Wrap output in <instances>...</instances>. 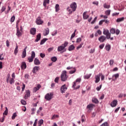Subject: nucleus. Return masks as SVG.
Listing matches in <instances>:
<instances>
[{"instance_id":"37998d69","label":"nucleus","mask_w":126,"mask_h":126,"mask_svg":"<svg viewBox=\"0 0 126 126\" xmlns=\"http://www.w3.org/2000/svg\"><path fill=\"white\" fill-rule=\"evenodd\" d=\"M16 117H17V114L16 113H14L12 116V120H15Z\"/></svg>"},{"instance_id":"49530a36","label":"nucleus","mask_w":126,"mask_h":126,"mask_svg":"<svg viewBox=\"0 0 126 126\" xmlns=\"http://www.w3.org/2000/svg\"><path fill=\"white\" fill-rule=\"evenodd\" d=\"M10 77V74H8L7 75V78H6L7 83H8V80H9Z\"/></svg>"},{"instance_id":"f257e3e1","label":"nucleus","mask_w":126,"mask_h":126,"mask_svg":"<svg viewBox=\"0 0 126 126\" xmlns=\"http://www.w3.org/2000/svg\"><path fill=\"white\" fill-rule=\"evenodd\" d=\"M67 72L65 70H63L62 71V73L61 75V79L62 81H66L67 80V78L68 77V76L66 75Z\"/></svg>"},{"instance_id":"473e14b6","label":"nucleus","mask_w":126,"mask_h":126,"mask_svg":"<svg viewBox=\"0 0 126 126\" xmlns=\"http://www.w3.org/2000/svg\"><path fill=\"white\" fill-rule=\"evenodd\" d=\"M55 9L56 12H58L60 10V5L59 4H56L55 5Z\"/></svg>"},{"instance_id":"4c0bfd02","label":"nucleus","mask_w":126,"mask_h":126,"mask_svg":"<svg viewBox=\"0 0 126 126\" xmlns=\"http://www.w3.org/2000/svg\"><path fill=\"white\" fill-rule=\"evenodd\" d=\"M76 32V30H75L73 33V34L71 35V37H70V40H72L74 37H75V33Z\"/></svg>"},{"instance_id":"58836bf2","label":"nucleus","mask_w":126,"mask_h":126,"mask_svg":"<svg viewBox=\"0 0 126 126\" xmlns=\"http://www.w3.org/2000/svg\"><path fill=\"white\" fill-rule=\"evenodd\" d=\"M51 60L52 62H53V63H56V62H57V60H58V59L56 57H53L51 58Z\"/></svg>"},{"instance_id":"7ed1b4c3","label":"nucleus","mask_w":126,"mask_h":126,"mask_svg":"<svg viewBox=\"0 0 126 126\" xmlns=\"http://www.w3.org/2000/svg\"><path fill=\"white\" fill-rule=\"evenodd\" d=\"M53 97H54V93H49L45 95V99L47 100V101H51L53 99Z\"/></svg>"},{"instance_id":"4d7b16f0","label":"nucleus","mask_w":126,"mask_h":126,"mask_svg":"<svg viewBox=\"0 0 126 126\" xmlns=\"http://www.w3.org/2000/svg\"><path fill=\"white\" fill-rule=\"evenodd\" d=\"M81 82V78H78L76 80V81L75 82H76V83H77V82H78V83H80V82Z\"/></svg>"},{"instance_id":"423d86ee","label":"nucleus","mask_w":126,"mask_h":126,"mask_svg":"<svg viewBox=\"0 0 126 126\" xmlns=\"http://www.w3.org/2000/svg\"><path fill=\"white\" fill-rule=\"evenodd\" d=\"M70 7L72 9V11H75L77 8V4L75 2H74L70 4Z\"/></svg>"},{"instance_id":"69168bd1","label":"nucleus","mask_w":126,"mask_h":126,"mask_svg":"<svg viewBox=\"0 0 126 126\" xmlns=\"http://www.w3.org/2000/svg\"><path fill=\"white\" fill-rule=\"evenodd\" d=\"M40 56L42 59H43V58H45V55L44 54L40 53Z\"/></svg>"},{"instance_id":"a878e982","label":"nucleus","mask_w":126,"mask_h":126,"mask_svg":"<svg viewBox=\"0 0 126 126\" xmlns=\"http://www.w3.org/2000/svg\"><path fill=\"white\" fill-rule=\"evenodd\" d=\"M92 102L94 103V104H98L99 103V100L95 97L93 98L92 100Z\"/></svg>"},{"instance_id":"2f4dec72","label":"nucleus","mask_w":126,"mask_h":126,"mask_svg":"<svg viewBox=\"0 0 126 126\" xmlns=\"http://www.w3.org/2000/svg\"><path fill=\"white\" fill-rule=\"evenodd\" d=\"M46 41H48V38H43L40 42V44L43 45Z\"/></svg>"},{"instance_id":"bf43d9fd","label":"nucleus","mask_w":126,"mask_h":126,"mask_svg":"<svg viewBox=\"0 0 126 126\" xmlns=\"http://www.w3.org/2000/svg\"><path fill=\"white\" fill-rule=\"evenodd\" d=\"M93 4H95V5H98L99 2L97 1H94L93 2Z\"/></svg>"},{"instance_id":"0e129e2a","label":"nucleus","mask_w":126,"mask_h":126,"mask_svg":"<svg viewBox=\"0 0 126 126\" xmlns=\"http://www.w3.org/2000/svg\"><path fill=\"white\" fill-rule=\"evenodd\" d=\"M95 52V48L92 49L90 51V54H93Z\"/></svg>"},{"instance_id":"1a4fd4ad","label":"nucleus","mask_w":126,"mask_h":126,"mask_svg":"<svg viewBox=\"0 0 126 126\" xmlns=\"http://www.w3.org/2000/svg\"><path fill=\"white\" fill-rule=\"evenodd\" d=\"M106 39H107V36H105L104 35H101L98 38V40L101 43L104 42L105 41H106Z\"/></svg>"},{"instance_id":"338daca9","label":"nucleus","mask_w":126,"mask_h":126,"mask_svg":"<svg viewBox=\"0 0 126 126\" xmlns=\"http://www.w3.org/2000/svg\"><path fill=\"white\" fill-rule=\"evenodd\" d=\"M58 125H59V126H63V122H60L58 123Z\"/></svg>"},{"instance_id":"dca6fc26","label":"nucleus","mask_w":126,"mask_h":126,"mask_svg":"<svg viewBox=\"0 0 126 126\" xmlns=\"http://www.w3.org/2000/svg\"><path fill=\"white\" fill-rule=\"evenodd\" d=\"M26 49H27V46H26L25 49H24L22 54V59H24L26 57Z\"/></svg>"},{"instance_id":"680f3d73","label":"nucleus","mask_w":126,"mask_h":126,"mask_svg":"<svg viewBox=\"0 0 126 126\" xmlns=\"http://www.w3.org/2000/svg\"><path fill=\"white\" fill-rule=\"evenodd\" d=\"M82 45H83V43H81L80 45L77 46V50H79V49L82 48Z\"/></svg>"},{"instance_id":"603ef678","label":"nucleus","mask_w":126,"mask_h":126,"mask_svg":"<svg viewBox=\"0 0 126 126\" xmlns=\"http://www.w3.org/2000/svg\"><path fill=\"white\" fill-rule=\"evenodd\" d=\"M58 34V31H55L52 33V36H56Z\"/></svg>"},{"instance_id":"20e7f679","label":"nucleus","mask_w":126,"mask_h":126,"mask_svg":"<svg viewBox=\"0 0 126 126\" xmlns=\"http://www.w3.org/2000/svg\"><path fill=\"white\" fill-rule=\"evenodd\" d=\"M103 34L106 35L107 39H110V37L111 36V33H110V32L107 29H103Z\"/></svg>"},{"instance_id":"5701e85b","label":"nucleus","mask_w":126,"mask_h":126,"mask_svg":"<svg viewBox=\"0 0 126 126\" xmlns=\"http://www.w3.org/2000/svg\"><path fill=\"white\" fill-rule=\"evenodd\" d=\"M31 32V34H32V35H35V34H36V29L35 28H32L31 29L30 31Z\"/></svg>"},{"instance_id":"b1692460","label":"nucleus","mask_w":126,"mask_h":126,"mask_svg":"<svg viewBox=\"0 0 126 126\" xmlns=\"http://www.w3.org/2000/svg\"><path fill=\"white\" fill-rule=\"evenodd\" d=\"M34 64H35V65H39V64H40V63H40V61H39V60L37 59V58H35L34 59Z\"/></svg>"},{"instance_id":"6e6552de","label":"nucleus","mask_w":126,"mask_h":126,"mask_svg":"<svg viewBox=\"0 0 126 126\" xmlns=\"http://www.w3.org/2000/svg\"><path fill=\"white\" fill-rule=\"evenodd\" d=\"M43 22H43V21H42L41 19V17H38L36 19V23L37 24V25H41V24H43Z\"/></svg>"},{"instance_id":"412c9836","label":"nucleus","mask_w":126,"mask_h":126,"mask_svg":"<svg viewBox=\"0 0 126 126\" xmlns=\"http://www.w3.org/2000/svg\"><path fill=\"white\" fill-rule=\"evenodd\" d=\"M41 40V33H38L36 35V39L34 40V42H39Z\"/></svg>"},{"instance_id":"aec40b11","label":"nucleus","mask_w":126,"mask_h":126,"mask_svg":"<svg viewBox=\"0 0 126 126\" xmlns=\"http://www.w3.org/2000/svg\"><path fill=\"white\" fill-rule=\"evenodd\" d=\"M77 84V83H76V82H73V85L72 86V87H73V88H74V89H79V88H80V85H78L76 87H75V86H76Z\"/></svg>"},{"instance_id":"774afa93","label":"nucleus","mask_w":126,"mask_h":126,"mask_svg":"<svg viewBox=\"0 0 126 126\" xmlns=\"http://www.w3.org/2000/svg\"><path fill=\"white\" fill-rule=\"evenodd\" d=\"M104 46H105V44H102L99 45V48H100V49H103V48H104Z\"/></svg>"},{"instance_id":"9b49d317","label":"nucleus","mask_w":126,"mask_h":126,"mask_svg":"<svg viewBox=\"0 0 126 126\" xmlns=\"http://www.w3.org/2000/svg\"><path fill=\"white\" fill-rule=\"evenodd\" d=\"M94 78L95 79V81H94L95 83H98V82H100V75H99V74H98V75H95Z\"/></svg>"},{"instance_id":"bb28decb","label":"nucleus","mask_w":126,"mask_h":126,"mask_svg":"<svg viewBox=\"0 0 126 126\" xmlns=\"http://www.w3.org/2000/svg\"><path fill=\"white\" fill-rule=\"evenodd\" d=\"M26 67H27V65H26V63L25 62H23L22 63V65L21 66V67L22 68V69H25L26 68Z\"/></svg>"},{"instance_id":"4be33fe9","label":"nucleus","mask_w":126,"mask_h":126,"mask_svg":"<svg viewBox=\"0 0 126 126\" xmlns=\"http://www.w3.org/2000/svg\"><path fill=\"white\" fill-rule=\"evenodd\" d=\"M84 19H87L89 17V15H87V11L84 12L83 14Z\"/></svg>"},{"instance_id":"09e8293b","label":"nucleus","mask_w":126,"mask_h":126,"mask_svg":"<svg viewBox=\"0 0 126 126\" xmlns=\"http://www.w3.org/2000/svg\"><path fill=\"white\" fill-rule=\"evenodd\" d=\"M31 111L32 112L31 115H34L35 114V111H36V108H32Z\"/></svg>"},{"instance_id":"0eeeda50","label":"nucleus","mask_w":126,"mask_h":126,"mask_svg":"<svg viewBox=\"0 0 126 126\" xmlns=\"http://www.w3.org/2000/svg\"><path fill=\"white\" fill-rule=\"evenodd\" d=\"M67 90V87H66L65 84L63 85L61 88V92L62 94L65 93V92Z\"/></svg>"},{"instance_id":"f3484780","label":"nucleus","mask_w":126,"mask_h":126,"mask_svg":"<svg viewBox=\"0 0 126 126\" xmlns=\"http://www.w3.org/2000/svg\"><path fill=\"white\" fill-rule=\"evenodd\" d=\"M40 69V67L39 66H35L32 69L33 73H36L38 70Z\"/></svg>"},{"instance_id":"72a5a7b5","label":"nucleus","mask_w":126,"mask_h":126,"mask_svg":"<svg viewBox=\"0 0 126 126\" xmlns=\"http://www.w3.org/2000/svg\"><path fill=\"white\" fill-rule=\"evenodd\" d=\"M17 53H18V45H16V48L14 50V54L15 55H17Z\"/></svg>"},{"instance_id":"9d476101","label":"nucleus","mask_w":126,"mask_h":126,"mask_svg":"<svg viewBox=\"0 0 126 126\" xmlns=\"http://www.w3.org/2000/svg\"><path fill=\"white\" fill-rule=\"evenodd\" d=\"M17 29V32L16 35H17L18 38H20L22 36V32L19 31V28H16Z\"/></svg>"},{"instance_id":"3c124183","label":"nucleus","mask_w":126,"mask_h":126,"mask_svg":"<svg viewBox=\"0 0 126 126\" xmlns=\"http://www.w3.org/2000/svg\"><path fill=\"white\" fill-rule=\"evenodd\" d=\"M21 102L22 105H26V101H25L23 99H22L21 100Z\"/></svg>"},{"instance_id":"13d9d810","label":"nucleus","mask_w":126,"mask_h":126,"mask_svg":"<svg viewBox=\"0 0 126 126\" xmlns=\"http://www.w3.org/2000/svg\"><path fill=\"white\" fill-rule=\"evenodd\" d=\"M109 64L110 65H113L114 64V60H111L109 61Z\"/></svg>"},{"instance_id":"f03ea898","label":"nucleus","mask_w":126,"mask_h":126,"mask_svg":"<svg viewBox=\"0 0 126 126\" xmlns=\"http://www.w3.org/2000/svg\"><path fill=\"white\" fill-rule=\"evenodd\" d=\"M67 45H68V42L65 41L63 44L58 47V51L62 52V51H63V50L65 49L66 47H67Z\"/></svg>"},{"instance_id":"864d4df0","label":"nucleus","mask_w":126,"mask_h":126,"mask_svg":"<svg viewBox=\"0 0 126 126\" xmlns=\"http://www.w3.org/2000/svg\"><path fill=\"white\" fill-rule=\"evenodd\" d=\"M81 119L82 123H84V122H85L84 120L85 119V116L83 115L81 117Z\"/></svg>"},{"instance_id":"ea45409f","label":"nucleus","mask_w":126,"mask_h":126,"mask_svg":"<svg viewBox=\"0 0 126 126\" xmlns=\"http://www.w3.org/2000/svg\"><path fill=\"white\" fill-rule=\"evenodd\" d=\"M106 15H110L111 14V10H107L105 12Z\"/></svg>"},{"instance_id":"6ab92c4d","label":"nucleus","mask_w":126,"mask_h":126,"mask_svg":"<svg viewBox=\"0 0 126 126\" xmlns=\"http://www.w3.org/2000/svg\"><path fill=\"white\" fill-rule=\"evenodd\" d=\"M49 33H50V30L49 28H47L43 31V35L44 36H47V35H49Z\"/></svg>"},{"instance_id":"79ce46f5","label":"nucleus","mask_w":126,"mask_h":126,"mask_svg":"<svg viewBox=\"0 0 126 126\" xmlns=\"http://www.w3.org/2000/svg\"><path fill=\"white\" fill-rule=\"evenodd\" d=\"M110 33H111V34H115L116 33V30L114 28H112L110 30Z\"/></svg>"},{"instance_id":"39448f33","label":"nucleus","mask_w":126,"mask_h":126,"mask_svg":"<svg viewBox=\"0 0 126 126\" xmlns=\"http://www.w3.org/2000/svg\"><path fill=\"white\" fill-rule=\"evenodd\" d=\"M35 56H36V55L35 54V52L32 51L31 57H30L28 58L29 63H32V62H33V60H34V58H35Z\"/></svg>"},{"instance_id":"a19ab883","label":"nucleus","mask_w":126,"mask_h":126,"mask_svg":"<svg viewBox=\"0 0 126 126\" xmlns=\"http://www.w3.org/2000/svg\"><path fill=\"white\" fill-rule=\"evenodd\" d=\"M106 51H108L109 52V51H110V50H111V45H108L106 46Z\"/></svg>"},{"instance_id":"052dcab7","label":"nucleus","mask_w":126,"mask_h":126,"mask_svg":"<svg viewBox=\"0 0 126 126\" xmlns=\"http://www.w3.org/2000/svg\"><path fill=\"white\" fill-rule=\"evenodd\" d=\"M81 40H82L81 38L79 37L76 40V43H80V42H81Z\"/></svg>"},{"instance_id":"cd10ccee","label":"nucleus","mask_w":126,"mask_h":126,"mask_svg":"<svg viewBox=\"0 0 126 126\" xmlns=\"http://www.w3.org/2000/svg\"><path fill=\"white\" fill-rule=\"evenodd\" d=\"M91 75H92V74H87L84 76V79H89L90 77H91Z\"/></svg>"},{"instance_id":"de8ad7c7","label":"nucleus","mask_w":126,"mask_h":126,"mask_svg":"<svg viewBox=\"0 0 126 126\" xmlns=\"http://www.w3.org/2000/svg\"><path fill=\"white\" fill-rule=\"evenodd\" d=\"M10 84H12V83H14V78H12L11 80L9 81Z\"/></svg>"},{"instance_id":"c9c22d12","label":"nucleus","mask_w":126,"mask_h":126,"mask_svg":"<svg viewBox=\"0 0 126 126\" xmlns=\"http://www.w3.org/2000/svg\"><path fill=\"white\" fill-rule=\"evenodd\" d=\"M99 77L100 76L101 80H104L105 79V76L101 73H99Z\"/></svg>"},{"instance_id":"a211bd4d","label":"nucleus","mask_w":126,"mask_h":126,"mask_svg":"<svg viewBox=\"0 0 126 126\" xmlns=\"http://www.w3.org/2000/svg\"><path fill=\"white\" fill-rule=\"evenodd\" d=\"M41 88V85H37L36 87H34L33 88V92L34 93H36L38 90H39Z\"/></svg>"},{"instance_id":"c03bdc74","label":"nucleus","mask_w":126,"mask_h":126,"mask_svg":"<svg viewBox=\"0 0 126 126\" xmlns=\"http://www.w3.org/2000/svg\"><path fill=\"white\" fill-rule=\"evenodd\" d=\"M73 69H74L73 70H71V71H69V73L70 74H72L74 73V72H75V71H76V69H75V68H74Z\"/></svg>"},{"instance_id":"8fccbe9b","label":"nucleus","mask_w":126,"mask_h":126,"mask_svg":"<svg viewBox=\"0 0 126 126\" xmlns=\"http://www.w3.org/2000/svg\"><path fill=\"white\" fill-rule=\"evenodd\" d=\"M102 88V84L100 85L99 87H97L96 90L97 91H100V89Z\"/></svg>"},{"instance_id":"2eb2a0df","label":"nucleus","mask_w":126,"mask_h":126,"mask_svg":"<svg viewBox=\"0 0 126 126\" xmlns=\"http://www.w3.org/2000/svg\"><path fill=\"white\" fill-rule=\"evenodd\" d=\"M94 107H95V105L92 103H91L87 106V109H89V110L91 111V110H93V108H94Z\"/></svg>"},{"instance_id":"f704fd0d","label":"nucleus","mask_w":126,"mask_h":126,"mask_svg":"<svg viewBox=\"0 0 126 126\" xmlns=\"http://www.w3.org/2000/svg\"><path fill=\"white\" fill-rule=\"evenodd\" d=\"M103 7L104 8H107V9H109L111 7V5H107V3H105L104 4H103Z\"/></svg>"},{"instance_id":"e2e57ef3","label":"nucleus","mask_w":126,"mask_h":126,"mask_svg":"<svg viewBox=\"0 0 126 126\" xmlns=\"http://www.w3.org/2000/svg\"><path fill=\"white\" fill-rule=\"evenodd\" d=\"M104 22H105V20H101V21L99 22V25H102V24H103V23H104Z\"/></svg>"},{"instance_id":"ddd939ff","label":"nucleus","mask_w":126,"mask_h":126,"mask_svg":"<svg viewBox=\"0 0 126 126\" xmlns=\"http://www.w3.org/2000/svg\"><path fill=\"white\" fill-rule=\"evenodd\" d=\"M119 77H120V74H119V73H117V74L113 75L112 76L113 81H115L117 80V79H118V78H119Z\"/></svg>"},{"instance_id":"c85d7f7f","label":"nucleus","mask_w":126,"mask_h":126,"mask_svg":"<svg viewBox=\"0 0 126 126\" xmlns=\"http://www.w3.org/2000/svg\"><path fill=\"white\" fill-rule=\"evenodd\" d=\"M125 20V17H123L122 18H118L116 20V22H122Z\"/></svg>"},{"instance_id":"393cba45","label":"nucleus","mask_w":126,"mask_h":126,"mask_svg":"<svg viewBox=\"0 0 126 126\" xmlns=\"http://www.w3.org/2000/svg\"><path fill=\"white\" fill-rule=\"evenodd\" d=\"M50 3V0H44L43 1V6L46 7L47 6V4H49Z\"/></svg>"},{"instance_id":"c756f323","label":"nucleus","mask_w":126,"mask_h":126,"mask_svg":"<svg viewBox=\"0 0 126 126\" xmlns=\"http://www.w3.org/2000/svg\"><path fill=\"white\" fill-rule=\"evenodd\" d=\"M75 49V47H74V45H71L68 47V51H72L73 50H74Z\"/></svg>"},{"instance_id":"f8f14e48","label":"nucleus","mask_w":126,"mask_h":126,"mask_svg":"<svg viewBox=\"0 0 126 126\" xmlns=\"http://www.w3.org/2000/svg\"><path fill=\"white\" fill-rule=\"evenodd\" d=\"M118 104V100H113L111 104H110V106H111V107H116L117 106Z\"/></svg>"},{"instance_id":"4468645a","label":"nucleus","mask_w":126,"mask_h":126,"mask_svg":"<svg viewBox=\"0 0 126 126\" xmlns=\"http://www.w3.org/2000/svg\"><path fill=\"white\" fill-rule=\"evenodd\" d=\"M28 97H30V91L29 90L26 91L24 98L26 100Z\"/></svg>"},{"instance_id":"6e6d98bb","label":"nucleus","mask_w":126,"mask_h":126,"mask_svg":"<svg viewBox=\"0 0 126 126\" xmlns=\"http://www.w3.org/2000/svg\"><path fill=\"white\" fill-rule=\"evenodd\" d=\"M97 17H95L94 18V20H93V21L91 22V24H94V23H95V22H96V20H97Z\"/></svg>"},{"instance_id":"5fc2aeb1","label":"nucleus","mask_w":126,"mask_h":126,"mask_svg":"<svg viewBox=\"0 0 126 126\" xmlns=\"http://www.w3.org/2000/svg\"><path fill=\"white\" fill-rule=\"evenodd\" d=\"M67 11H68V12L69 13V14H71L72 13V10H71L70 9H69V7H68L67 8Z\"/></svg>"},{"instance_id":"e433bc0d","label":"nucleus","mask_w":126,"mask_h":126,"mask_svg":"<svg viewBox=\"0 0 126 126\" xmlns=\"http://www.w3.org/2000/svg\"><path fill=\"white\" fill-rule=\"evenodd\" d=\"M8 114V109H7V107L5 108V110L3 112V115H5V116H7Z\"/></svg>"},{"instance_id":"a18cd8bd","label":"nucleus","mask_w":126,"mask_h":126,"mask_svg":"<svg viewBox=\"0 0 126 126\" xmlns=\"http://www.w3.org/2000/svg\"><path fill=\"white\" fill-rule=\"evenodd\" d=\"M15 20V16L13 15L10 19V22H14V21Z\"/></svg>"},{"instance_id":"7c9ffc66","label":"nucleus","mask_w":126,"mask_h":126,"mask_svg":"<svg viewBox=\"0 0 126 126\" xmlns=\"http://www.w3.org/2000/svg\"><path fill=\"white\" fill-rule=\"evenodd\" d=\"M43 124H44V120H43L42 119H41L38 121V126H42V125H43Z\"/></svg>"}]
</instances>
